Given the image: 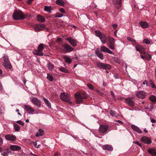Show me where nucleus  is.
<instances>
[{"label": "nucleus", "instance_id": "27", "mask_svg": "<svg viewBox=\"0 0 156 156\" xmlns=\"http://www.w3.org/2000/svg\"><path fill=\"white\" fill-rule=\"evenodd\" d=\"M110 115L113 117H117L119 115L115 111L112 110H110L109 112Z\"/></svg>", "mask_w": 156, "mask_h": 156}, {"label": "nucleus", "instance_id": "12", "mask_svg": "<svg viewBox=\"0 0 156 156\" xmlns=\"http://www.w3.org/2000/svg\"><path fill=\"white\" fill-rule=\"evenodd\" d=\"M66 40L69 41V42L73 47H75L77 45V41L71 37H69L66 39Z\"/></svg>", "mask_w": 156, "mask_h": 156}, {"label": "nucleus", "instance_id": "1", "mask_svg": "<svg viewBox=\"0 0 156 156\" xmlns=\"http://www.w3.org/2000/svg\"><path fill=\"white\" fill-rule=\"evenodd\" d=\"M74 96L76 103L80 104L83 103V99L87 98V95L86 93L82 91L76 93Z\"/></svg>", "mask_w": 156, "mask_h": 156}, {"label": "nucleus", "instance_id": "26", "mask_svg": "<svg viewBox=\"0 0 156 156\" xmlns=\"http://www.w3.org/2000/svg\"><path fill=\"white\" fill-rule=\"evenodd\" d=\"M25 110L29 114L32 113L34 112L33 108H25Z\"/></svg>", "mask_w": 156, "mask_h": 156}, {"label": "nucleus", "instance_id": "14", "mask_svg": "<svg viewBox=\"0 0 156 156\" xmlns=\"http://www.w3.org/2000/svg\"><path fill=\"white\" fill-rule=\"evenodd\" d=\"M135 48L136 50L139 51L140 54L144 53L145 51V49L143 48L142 46H140V45L137 44L135 46Z\"/></svg>", "mask_w": 156, "mask_h": 156}, {"label": "nucleus", "instance_id": "23", "mask_svg": "<svg viewBox=\"0 0 156 156\" xmlns=\"http://www.w3.org/2000/svg\"><path fill=\"white\" fill-rule=\"evenodd\" d=\"M44 134V131L42 129H40L38 130V131L36 134V136L38 137L40 136H42Z\"/></svg>", "mask_w": 156, "mask_h": 156}, {"label": "nucleus", "instance_id": "35", "mask_svg": "<svg viewBox=\"0 0 156 156\" xmlns=\"http://www.w3.org/2000/svg\"><path fill=\"white\" fill-rule=\"evenodd\" d=\"M14 127L16 131H18L20 130V126L17 124L14 123H13Z\"/></svg>", "mask_w": 156, "mask_h": 156}, {"label": "nucleus", "instance_id": "18", "mask_svg": "<svg viewBox=\"0 0 156 156\" xmlns=\"http://www.w3.org/2000/svg\"><path fill=\"white\" fill-rule=\"evenodd\" d=\"M113 4L119 8L121 6L122 0H112Z\"/></svg>", "mask_w": 156, "mask_h": 156}, {"label": "nucleus", "instance_id": "7", "mask_svg": "<svg viewBox=\"0 0 156 156\" xmlns=\"http://www.w3.org/2000/svg\"><path fill=\"white\" fill-rule=\"evenodd\" d=\"M96 64L98 67L104 69H109L111 68V66L109 64L99 62H97Z\"/></svg>", "mask_w": 156, "mask_h": 156}, {"label": "nucleus", "instance_id": "19", "mask_svg": "<svg viewBox=\"0 0 156 156\" xmlns=\"http://www.w3.org/2000/svg\"><path fill=\"white\" fill-rule=\"evenodd\" d=\"M131 127L134 131L137 132V133H142V131L137 126L134 125H132L131 126Z\"/></svg>", "mask_w": 156, "mask_h": 156}, {"label": "nucleus", "instance_id": "59", "mask_svg": "<svg viewBox=\"0 0 156 156\" xmlns=\"http://www.w3.org/2000/svg\"><path fill=\"white\" fill-rule=\"evenodd\" d=\"M127 39L129 41H131V42L133 40L131 38H130V37H128L127 38Z\"/></svg>", "mask_w": 156, "mask_h": 156}, {"label": "nucleus", "instance_id": "37", "mask_svg": "<svg viewBox=\"0 0 156 156\" xmlns=\"http://www.w3.org/2000/svg\"><path fill=\"white\" fill-rule=\"evenodd\" d=\"M44 10L47 12H50L51 9V7L50 6H45L44 7Z\"/></svg>", "mask_w": 156, "mask_h": 156}, {"label": "nucleus", "instance_id": "38", "mask_svg": "<svg viewBox=\"0 0 156 156\" xmlns=\"http://www.w3.org/2000/svg\"><path fill=\"white\" fill-rule=\"evenodd\" d=\"M47 78L50 81H52L53 80V77L51 74H48L47 76Z\"/></svg>", "mask_w": 156, "mask_h": 156}, {"label": "nucleus", "instance_id": "8", "mask_svg": "<svg viewBox=\"0 0 156 156\" xmlns=\"http://www.w3.org/2000/svg\"><path fill=\"white\" fill-rule=\"evenodd\" d=\"M45 28L48 30V29L45 28V26L43 24H36L34 26V28L36 32L41 31Z\"/></svg>", "mask_w": 156, "mask_h": 156}, {"label": "nucleus", "instance_id": "64", "mask_svg": "<svg viewBox=\"0 0 156 156\" xmlns=\"http://www.w3.org/2000/svg\"><path fill=\"white\" fill-rule=\"evenodd\" d=\"M99 95H102L103 94V93L101 92V91H100V92L98 93Z\"/></svg>", "mask_w": 156, "mask_h": 156}, {"label": "nucleus", "instance_id": "63", "mask_svg": "<svg viewBox=\"0 0 156 156\" xmlns=\"http://www.w3.org/2000/svg\"><path fill=\"white\" fill-rule=\"evenodd\" d=\"M2 85L1 83H0V90L2 91Z\"/></svg>", "mask_w": 156, "mask_h": 156}, {"label": "nucleus", "instance_id": "16", "mask_svg": "<svg viewBox=\"0 0 156 156\" xmlns=\"http://www.w3.org/2000/svg\"><path fill=\"white\" fill-rule=\"evenodd\" d=\"M32 101L35 105L37 106H40L41 104L40 101L37 98H33L32 99Z\"/></svg>", "mask_w": 156, "mask_h": 156}, {"label": "nucleus", "instance_id": "41", "mask_svg": "<svg viewBox=\"0 0 156 156\" xmlns=\"http://www.w3.org/2000/svg\"><path fill=\"white\" fill-rule=\"evenodd\" d=\"M99 37L101 40L106 38V36L104 34L102 33Z\"/></svg>", "mask_w": 156, "mask_h": 156}, {"label": "nucleus", "instance_id": "17", "mask_svg": "<svg viewBox=\"0 0 156 156\" xmlns=\"http://www.w3.org/2000/svg\"><path fill=\"white\" fill-rule=\"evenodd\" d=\"M100 50L102 51L108 53L110 54H114L112 51L104 46L101 47Z\"/></svg>", "mask_w": 156, "mask_h": 156}, {"label": "nucleus", "instance_id": "13", "mask_svg": "<svg viewBox=\"0 0 156 156\" xmlns=\"http://www.w3.org/2000/svg\"><path fill=\"white\" fill-rule=\"evenodd\" d=\"M133 99L132 98H125V101L128 105L130 106H134L135 103L134 101L132 100V99Z\"/></svg>", "mask_w": 156, "mask_h": 156}, {"label": "nucleus", "instance_id": "2", "mask_svg": "<svg viewBox=\"0 0 156 156\" xmlns=\"http://www.w3.org/2000/svg\"><path fill=\"white\" fill-rule=\"evenodd\" d=\"M12 17L14 20H19L24 19L25 16L21 11L17 9L14 10Z\"/></svg>", "mask_w": 156, "mask_h": 156}, {"label": "nucleus", "instance_id": "29", "mask_svg": "<svg viewBox=\"0 0 156 156\" xmlns=\"http://www.w3.org/2000/svg\"><path fill=\"white\" fill-rule=\"evenodd\" d=\"M56 2L58 5H60L62 6H64V2L62 0H56Z\"/></svg>", "mask_w": 156, "mask_h": 156}, {"label": "nucleus", "instance_id": "32", "mask_svg": "<svg viewBox=\"0 0 156 156\" xmlns=\"http://www.w3.org/2000/svg\"><path fill=\"white\" fill-rule=\"evenodd\" d=\"M63 58L66 62L69 63H70L71 62V59L66 56H64Z\"/></svg>", "mask_w": 156, "mask_h": 156}, {"label": "nucleus", "instance_id": "55", "mask_svg": "<svg viewBox=\"0 0 156 156\" xmlns=\"http://www.w3.org/2000/svg\"><path fill=\"white\" fill-rule=\"evenodd\" d=\"M142 53H141V54H142ZM143 54H144V56H143V55H141V58H142V59H144V58H145L146 57V55L145 54V53H143Z\"/></svg>", "mask_w": 156, "mask_h": 156}, {"label": "nucleus", "instance_id": "44", "mask_svg": "<svg viewBox=\"0 0 156 156\" xmlns=\"http://www.w3.org/2000/svg\"><path fill=\"white\" fill-rule=\"evenodd\" d=\"M10 151H8V150H7V151L6 152H4L2 154H1V155L3 156H7L8 155V153L10 152Z\"/></svg>", "mask_w": 156, "mask_h": 156}, {"label": "nucleus", "instance_id": "25", "mask_svg": "<svg viewBox=\"0 0 156 156\" xmlns=\"http://www.w3.org/2000/svg\"><path fill=\"white\" fill-rule=\"evenodd\" d=\"M103 148L104 149L108 151H112L113 150L112 147L108 145H104Z\"/></svg>", "mask_w": 156, "mask_h": 156}, {"label": "nucleus", "instance_id": "28", "mask_svg": "<svg viewBox=\"0 0 156 156\" xmlns=\"http://www.w3.org/2000/svg\"><path fill=\"white\" fill-rule=\"evenodd\" d=\"M43 100L47 106L48 107H51V104L50 102L47 99L44 98H43Z\"/></svg>", "mask_w": 156, "mask_h": 156}, {"label": "nucleus", "instance_id": "9", "mask_svg": "<svg viewBox=\"0 0 156 156\" xmlns=\"http://www.w3.org/2000/svg\"><path fill=\"white\" fill-rule=\"evenodd\" d=\"M108 128V126L106 125H101L99 127V132L101 134H105L106 133Z\"/></svg>", "mask_w": 156, "mask_h": 156}, {"label": "nucleus", "instance_id": "10", "mask_svg": "<svg viewBox=\"0 0 156 156\" xmlns=\"http://www.w3.org/2000/svg\"><path fill=\"white\" fill-rule=\"evenodd\" d=\"M108 45L109 48L112 50L115 49V39L114 38L110 37H108Z\"/></svg>", "mask_w": 156, "mask_h": 156}, {"label": "nucleus", "instance_id": "50", "mask_svg": "<svg viewBox=\"0 0 156 156\" xmlns=\"http://www.w3.org/2000/svg\"><path fill=\"white\" fill-rule=\"evenodd\" d=\"M102 43H103L104 44H105L107 41V39L106 38L105 39H102L101 40Z\"/></svg>", "mask_w": 156, "mask_h": 156}, {"label": "nucleus", "instance_id": "49", "mask_svg": "<svg viewBox=\"0 0 156 156\" xmlns=\"http://www.w3.org/2000/svg\"><path fill=\"white\" fill-rule=\"evenodd\" d=\"M151 59V56L147 54V60H149Z\"/></svg>", "mask_w": 156, "mask_h": 156}, {"label": "nucleus", "instance_id": "5", "mask_svg": "<svg viewBox=\"0 0 156 156\" xmlns=\"http://www.w3.org/2000/svg\"><path fill=\"white\" fill-rule=\"evenodd\" d=\"M61 50L63 52L67 53L73 51L74 49L68 44H65L63 45Z\"/></svg>", "mask_w": 156, "mask_h": 156}, {"label": "nucleus", "instance_id": "36", "mask_svg": "<svg viewBox=\"0 0 156 156\" xmlns=\"http://www.w3.org/2000/svg\"><path fill=\"white\" fill-rule=\"evenodd\" d=\"M59 70L61 72L65 73H68L69 71L67 69H66L65 68L63 67H61L59 68Z\"/></svg>", "mask_w": 156, "mask_h": 156}, {"label": "nucleus", "instance_id": "39", "mask_svg": "<svg viewBox=\"0 0 156 156\" xmlns=\"http://www.w3.org/2000/svg\"><path fill=\"white\" fill-rule=\"evenodd\" d=\"M63 15L62 14H60L59 12L57 13L55 15V17L60 18L63 16Z\"/></svg>", "mask_w": 156, "mask_h": 156}, {"label": "nucleus", "instance_id": "58", "mask_svg": "<svg viewBox=\"0 0 156 156\" xmlns=\"http://www.w3.org/2000/svg\"><path fill=\"white\" fill-rule=\"evenodd\" d=\"M151 42V40H148V39H147V44H150Z\"/></svg>", "mask_w": 156, "mask_h": 156}, {"label": "nucleus", "instance_id": "34", "mask_svg": "<svg viewBox=\"0 0 156 156\" xmlns=\"http://www.w3.org/2000/svg\"><path fill=\"white\" fill-rule=\"evenodd\" d=\"M140 24L142 28H145L146 27V22L140 21Z\"/></svg>", "mask_w": 156, "mask_h": 156}, {"label": "nucleus", "instance_id": "15", "mask_svg": "<svg viewBox=\"0 0 156 156\" xmlns=\"http://www.w3.org/2000/svg\"><path fill=\"white\" fill-rule=\"evenodd\" d=\"M5 137L6 140L12 141H15L16 139V137L15 136L10 134L6 135Z\"/></svg>", "mask_w": 156, "mask_h": 156}, {"label": "nucleus", "instance_id": "3", "mask_svg": "<svg viewBox=\"0 0 156 156\" xmlns=\"http://www.w3.org/2000/svg\"><path fill=\"white\" fill-rule=\"evenodd\" d=\"M60 98L62 100L67 102L70 104H71L72 103L70 100V95L66 92L62 93L60 94Z\"/></svg>", "mask_w": 156, "mask_h": 156}, {"label": "nucleus", "instance_id": "11", "mask_svg": "<svg viewBox=\"0 0 156 156\" xmlns=\"http://www.w3.org/2000/svg\"><path fill=\"white\" fill-rule=\"evenodd\" d=\"M135 94L138 98L141 99L145 98L146 95L145 93L142 91H136Z\"/></svg>", "mask_w": 156, "mask_h": 156}, {"label": "nucleus", "instance_id": "43", "mask_svg": "<svg viewBox=\"0 0 156 156\" xmlns=\"http://www.w3.org/2000/svg\"><path fill=\"white\" fill-rule=\"evenodd\" d=\"M87 86L90 90H94L93 86L90 84L88 83L87 84Z\"/></svg>", "mask_w": 156, "mask_h": 156}, {"label": "nucleus", "instance_id": "61", "mask_svg": "<svg viewBox=\"0 0 156 156\" xmlns=\"http://www.w3.org/2000/svg\"><path fill=\"white\" fill-rule=\"evenodd\" d=\"M151 121L152 123H155L156 121L154 119H151Z\"/></svg>", "mask_w": 156, "mask_h": 156}, {"label": "nucleus", "instance_id": "57", "mask_svg": "<svg viewBox=\"0 0 156 156\" xmlns=\"http://www.w3.org/2000/svg\"><path fill=\"white\" fill-rule=\"evenodd\" d=\"M33 0H28L27 1V3L29 4H31Z\"/></svg>", "mask_w": 156, "mask_h": 156}, {"label": "nucleus", "instance_id": "46", "mask_svg": "<svg viewBox=\"0 0 156 156\" xmlns=\"http://www.w3.org/2000/svg\"><path fill=\"white\" fill-rule=\"evenodd\" d=\"M16 122L21 125L22 126L24 125V123L21 120H18Z\"/></svg>", "mask_w": 156, "mask_h": 156}, {"label": "nucleus", "instance_id": "40", "mask_svg": "<svg viewBox=\"0 0 156 156\" xmlns=\"http://www.w3.org/2000/svg\"><path fill=\"white\" fill-rule=\"evenodd\" d=\"M141 141L145 143L146 144V137L145 136H144L141 138Z\"/></svg>", "mask_w": 156, "mask_h": 156}, {"label": "nucleus", "instance_id": "6", "mask_svg": "<svg viewBox=\"0 0 156 156\" xmlns=\"http://www.w3.org/2000/svg\"><path fill=\"white\" fill-rule=\"evenodd\" d=\"M3 59L4 62L3 63V65L6 69H11L12 66L9 60L8 56L5 55L3 56Z\"/></svg>", "mask_w": 156, "mask_h": 156}, {"label": "nucleus", "instance_id": "20", "mask_svg": "<svg viewBox=\"0 0 156 156\" xmlns=\"http://www.w3.org/2000/svg\"><path fill=\"white\" fill-rule=\"evenodd\" d=\"M10 148L13 151H19L21 148L20 146L15 145H11Z\"/></svg>", "mask_w": 156, "mask_h": 156}, {"label": "nucleus", "instance_id": "30", "mask_svg": "<svg viewBox=\"0 0 156 156\" xmlns=\"http://www.w3.org/2000/svg\"><path fill=\"white\" fill-rule=\"evenodd\" d=\"M47 67L49 70L52 71L54 68V66L53 64L50 62H48L47 64Z\"/></svg>", "mask_w": 156, "mask_h": 156}, {"label": "nucleus", "instance_id": "56", "mask_svg": "<svg viewBox=\"0 0 156 156\" xmlns=\"http://www.w3.org/2000/svg\"><path fill=\"white\" fill-rule=\"evenodd\" d=\"M112 26L113 27L114 29H115V28H117V24L116 23V24H115L112 25Z\"/></svg>", "mask_w": 156, "mask_h": 156}, {"label": "nucleus", "instance_id": "54", "mask_svg": "<svg viewBox=\"0 0 156 156\" xmlns=\"http://www.w3.org/2000/svg\"><path fill=\"white\" fill-rule=\"evenodd\" d=\"M60 11L62 13H64L65 12L64 9L62 8H61L60 9Z\"/></svg>", "mask_w": 156, "mask_h": 156}, {"label": "nucleus", "instance_id": "45", "mask_svg": "<svg viewBox=\"0 0 156 156\" xmlns=\"http://www.w3.org/2000/svg\"><path fill=\"white\" fill-rule=\"evenodd\" d=\"M114 60L117 63H120V61L118 58L117 57H114L113 58Z\"/></svg>", "mask_w": 156, "mask_h": 156}, {"label": "nucleus", "instance_id": "42", "mask_svg": "<svg viewBox=\"0 0 156 156\" xmlns=\"http://www.w3.org/2000/svg\"><path fill=\"white\" fill-rule=\"evenodd\" d=\"M95 33L97 36L99 37L102 33L99 30H96L95 31Z\"/></svg>", "mask_w": 156, "mask_h": 156}, {"label": "nucleus", "instance_id": "52", "mask_svg": "<svg viewBox=\"0 0 156 156\" xmlns=\"http://www.w3.org/2000/svg\"><path fill=\"white\" fill-rule=\"evenodd\" d=\"M132 42L133 44L134 45H136L137 44H138L136 43V41L135 40H133V39L132 41Z\"/></svg>", "mask_w": 156, "mask_h": 156}, {"label": "nucleus", "instance_id": "31", "mask_svg": "<svg viewBox=\"0 0 156 156\" xmlns=\"http://www.w3.org/2000/svg\"><path fill=\"white\" fill-rule=\"evenodd\" d=\"M149 82L150 83V84L148 85L147 83V86H150L152 88H154L156 89V87L155 86L154 83L153 82V81L152 80H150Z\"/></svg>", "mask_w": 156, "mask_h": 156}, {"label": "nucleus", "instance_id": "47", "mask_svg": "<svg viewBox=\"0 0 156 156\" xmlns=\"http://www.w3.org/2000/svg\"><path fill=\"white\" fill-rule=\"evenodd\" d=\"M33 144L34 146V147L37 148H39L40 147V145H38L37 146V142H33Z\"/></svg>", "mask_w": 156, "mask_h": 156}, {"label": "nucleus", "instance_id": "24", "mask_svg": "<svg viewBox=\"0 0 156 156\" xmlns=\"http://www.w3.org/2000/svg\"><path fill=\"white\" fill-rule=\"evenodd\" d=\"M95 52L97 56L101 59H103L104 58L103 54L99 51H95Z\"/></svg>", "mask_w": 156, "mask_h": 156}, {"label": "nucleus", "instance_id": "33", "mask_svg": "<svg viewBox=\"0 0 156 156\" xmlns=\"http://www.w3.org/2000/svg\"><path fill=\"white\" fill-rule=\"evenodd\" d=\"M149 99L153 102H156V97L154 95L150 96L149 97Z\"/></svg>", "mask_w": 156, "mask_h": 156}, {"label": "nucleus", "instance_id": "21", "mask_svg": "<svg viewBox=\"0 0 156 156\" xmlns=\"http://www.w3.org/2000/svg\"><path fill=\"white\" fill-rule=\"evenodd\" d=\"M148 152L152 156L156 155V151L154 149L151 148L148 149Z\"/></svg>", "mask_w": 156, "mask_h": 156}, {"label": "nucleus", "instance_id": "48", "mask_svg": "<svg viewBox=\"0 0 156 156\" xmlns=\"http://www.w3.org/2000/svg\"><path fill=\"white\" fill-rule=\"evenodd\" d=\"M151 143L152 141L151 139L150 138L147 137V144H150Z\"/></svg>", "mask_w": 156, "mask_h": 156}, {"label": "nucleus", "instance_id": "51", "mask_svg": "<svg viewBox=\"0 0 156 156\" xmlns=\"http://www.w3.org/2000/svg\"><path fill=\"white\" fill-rule=\"evenodd\" d=\"M135 144L138 145L140 147L142 146V145L139 143V142L138 141H136L134 142Z\"/></svg>", "mask_w": 156, "mask_h": 156}, {"label": "nucleus", "instance_id": "60", "mask_svg": "<svg viewBox=\"0 0 156 156\" xmlns=\"http://www.w3.org/2000/svg\"><path fill=\"white\" fill-rule=\"evenodd\" d=\"M16 112H18L17 114L18 115H20V116H21V114L19 112V109H16Z\"/></svg>", "mask_w": 156, "mask_h": 156}, {"label": "nucleus", "instance_id": "62", "mask_svg": "<svg viewBox=\"0 0 156 156\" xmlns=\"http://www.w3.org/2000/svg\"><path fill=\"white\" fill-rule=\"evenodd\" d=\"M116 122H118L119 123L122 124L123 123V122L119 120H118L117 121H116Z\"/></svg>", "mask_w": 156, "mask_h": 156}, {"label": "nucleus", "instance_id": "4", "mask_svg": "<svg viewBox=\"0 0 156 156\" xmlns=\"http://www.w3.org/2000/svg\"><path fill=\"white\" fill-rule=\"evenodd\" d=\"M44 45L43 44H40L38 46L37 50H34L33 53L34 54L37 55L42 56L44 55L43 53L42 52V51L44 49Z\"/></svg>", "mask_w": 156, "mask_h": 156}, {"label": "nucleus", "instance_id": "22", "mask_svg": "<svg viewBox=\"0 0 156 156\" xmlns=\"http://www.w3.org/2000/svg\"><path fill=\"white\" fill-rule=\"evenodd\" d=\"M37 21L40 22H43L45 20V19L43 16L40 15H37Z\"/></svg>", "mask_w": 156, "mask_h": 156}, {"label": "nucleus", "instance_id": "53", "mask_svg": "<svg viewBox=\"0 0 156 156\" xmlns=\"http://www.w3.org/2000/svg\"><path fill=\"white\" fill-rule=\"evenodd\" d=\"M111 95H112L113 98H114L115 99V95H114V94L113 93V92L112 91H111Z\"/></svg>", "mask_w": 156, "mask_h": 156}]
</instances>
